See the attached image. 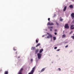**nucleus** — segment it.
<instances>
[{"label":"nucleus","mask_w":74,"mask_h":74,"mask_svg":"<svg viewBox=\"0 0 74 74\" xmlns=\"http://www.w3.org/2000/svg\"><path fill=\"white\" fill-rule=\"evenodd\" d=\"M67 8V7L65 6L64 7V11H65L66 10V9Z\"/></svg>","instance_id":"obj_10"},{"label":"nucleus","mask_w":74,"mask_h":74,"mask_svg":"<svg viewBox=\"0 0 74 74\" xmlns=\"http://www.w3.org/2000/svg\"><path fill=\"white\" fill-rule=\"evenodd\" d=\"M2 69L0 70V71H2Z\"/></svg>","instance_id":"obj_46"},{"label":"nucleus","mask_w":74,"mask_h":74,"mask_svg":"<svg viewBox=\"0 0 74 74\" xmlns=\"http://www.w3.org/2000/svg\"><path fill=\"white\" fill-rule=\"evenodd\" d=\"M50 30L51 32H52V29H50Z\"/></svg>","instance_id":"obj_37"},{"label":"nucleus","mask_w":74,"mask_h":74,"mask_svg":"<svg viewBox=\"0 0 74 74\" xmlns=\"http://www.w3.org/2000/svg\"><path fill=\"white\" fill-rule=\"evenodd\" d=\"M55 32H57V29H55Z\"/></svg>","instance_id":"obj_38"},{"label":"nucleus","mask_w":74,"mask_h":74,"mask_svg":"<svg viewBox=\"0 0 74 74\" xmlns=\"http://www.w3.org/2000/svg\"><path fill=\"white\" fill-rule=\"evenodd\" d=\"M60 50V49H58V50H57V51H59Z\"/></svg>","instance_id":"obj_33"},{"label":"nucleus","mask_w":74,"mask_h":74,"mask_svg":"<svg viewBox=\"0 0 74 74\" xmlns=\"http://www.w3.org/2000/svg\"><path fill=\"white\" fill-rule=\"evenodd\" d=\"M45 37V35H43L42 36V37Z\"/></svg>","instance_id":"obj_35"},{"label":"nucleus","mask_w":74,"mask_h":74,"mask_svg":"<svg viewBox=\"0 0 74 74\" xmlns=\"http://www.w3.org/2000/svg\"><path fill=\"white\" fill-rule=\"evenodd\" d=\"M69 7L70 8H73V6L72 5H70Z\"/></svg>","instance_id":"obj_11"},{"label":"nucleus","mask_w":74,"mask_h":74,"mask_svg":"<svg viewBox=\"0 0 74 74\" xmlns=\"http://www.w3.org/2000/svg\"><path fill=\"white\" fill-rule=\"evenodd\" d=\"M66 36V35L65 34H63L62 36V38H64V37H65Z\"/></svg>","instance_id":"obj_17"},{"label":"nucleus","mask_w":74,"mask_h":74,"mask_svg":"<svg viewBox=\"0 0 74 74\" xmlns=\"http://www.w3.org/2000/svg\"><path fill=\"white\" fill-rule=\"evenodd\" d=\"M48 28L49 29H53V27H48Z\"/></svg>","instance_id":"obj_14"},{"label":"nucleus","mask_w":74,"mask_h":74,"mask_svg":"<svg viewBox=\"0 0 74 74\" xmlns=\"http://www.w3.org/2000/svg\"><path fill=\"white\" fill-rule=\"evenodd\" d=\"M72 33H73V31H71V32H70L69 33V34H71Z\"/></svg>","instance_id":"obj_27"},{"label":"nucleus","mask_w":74,"mask_h":74,"mask_svg":"<svg viewBox=\"0 0 74 74\" xmlns=\"http://www.w3.org/2000/svg\"><path fill=\"white\" fill-rule=\"evenodd\" d=\"M52 63H53V62H51Z\"/></svg>","instance_id":"obj_47"},{"label":"nucleus","mask_w":74,"mask_h":74,"mask_svg":"<svg viewBox=\"0 0 74 74\" xmlns=\"http://www.w3.org/2000/svg\"><path fill=\"white\" fill-rule=\"evenodd\" d=\"M55 16H56V14H55L54 15V17H55Z\"/></svg>","instance_id":"obj_40"},{"label":"nucleus","mask_w":74,"mask_h":74,"mask_svg":"<svg viewBox=\"0 0 74 74\" xmlns=\"http://www.w3.org/2000/svg\"><path fill=\"white\" fill-rule=\"evenodd\" d=\"M45 70V68H43L40 71V73H42V72L44 71Z\"/></svg>","instance_id":"obj_9"},{"label":"nucleus","mask_w":74,"mask_h":74,"mask_svg":"<svg viewBox=\"0 0 74 74\" xmlns=\"http://www.w3.org/2000/svg\"><path fill=\"white\" fill-rule=\"evenodd\" d=\"M31 50H33L34 51H35V50H36V48L35 47H32Z\"/></svg>","instance_id":"obj_5"},{"label":"nucleus","mask_w":74,"mask_h":74,"mask_svg":"<svg viewBox=\"0 0 74 74\" xmlns=\"http://www.w3.org/2000/svg\"><path fill=\"white\" fill-rule=\"evenodd\" d=\"M65 44H66V43H67V42H66V43H65Z\"/></svg>","instance_id":"obj_48"},{"label":"nucleus","mask_w":74,"mask_h":74,"mask_svg":"<svg viewBox=\"0 0 74 74\" xmlns=\"http://www.w3.org/2000/svg\"><path fill=\"white\" fill-rule=\"evenodd\" d=\"M18 58H20V57L19 56H18Z\"/></svg>","instance_id":"obj_45"},{"label":"nucleus","mask_w":74,"mask_h":74,"mask_svg":"<svg viewBox=\"0 0 74 74\" xmlns=\"http://www.w3.org/2000/svg\"><path fill=\"white\" fill-rule=\"evenodd\" d=\"M36 62H38V59H37V58H36Z\"/></svg>","instance_id":"obj_24"},{"label":"nucleus","mask_w":74,"mask_h":74,"mask_svg":"<svg viewBox=\"0 0 74 74\" xmlns=\"http://www.w3.org/2000/svg\"><path fill=\"white\" fill-rule=\"evenodd\" d=\"M39 74H40V73H39Z\"/></svg>","instance_id":"obj_49"},{"label":"nucleus","mask_w":74,"mask_h":74,"mask_svg":"<svg viewBox=\"0 0 74 74\" xmlns=\"http://www.w3.org/2000/svg\"><path fill=\"white\" fill-rule=\"evenodd\" d=\"M47 29H45V31H47Z\"/></svg>","instance_id":"obj_43"},{"label":"nucleus","mask_w":74,"mask_h":74,"mask_svg":"<svg viewBox=\"0 0 74 74\" xmlns=\"http://www.w3.org/2000/svg\"><path fill=\"white\" fill-rule=\"evenodd\" d=\"M15 48H16V47H13V49L14 51H16V49H15Z\"/></svg>","instance_id":"obj_20"},{"label":"nucleus","mask_w":74,"mask_h":74,"mask_svg":"<svg viewBox=\"0 0 74 74\" xmlns=\"http://www.w3.org/2000/svg\"><path fill=\"white\" fill-rule=\"evenodd\" d=\"M34 73V72H33L31 71L30 72L28 73V74H33Z\"/></svg>","instance_id":"obj_13"},{"label":"nucleus","mask_w":74,"mask_h":74,"mask_svg":"<svg viewBox=\"0 0 74 74\" xmlns=\"http://www.w3.org/2000/svg\"><path fill=\"white\" fill-rule=\"evenodd\" d=\"M23 70V68H21L19 71V72H20V73H21V72H22V70Z\"/></svg>","instance_id":"obj_15"},{"label":"nucleus","mask_w":74,"mask_h":74,"mask_svg":"<svg viewBox=\"0 0 74 74\" xmlns=\"http://www.w3.org/2000/svg\"><path fill=\"white\" fill-rule=\"evenodd\" d=\"M35 66L34 67L32 68V70L31 71L34 72V70H35Z\"/></svg>","instance_id":"obj_7"},{"label":"nucleus","mask_w":74,"mask_h":74,"mask_svg":"<svg viewBox=\"0 0 74 74\" xmlns=\"http://www.w3.org/2000/svg\"><path fill=\"white\" fill-rule=\"evenodd\" d=\"M44 51V50L43 49H42L40 50L39 51V53H41V52H42V51Z\"/></svg>","instance_id":"obj_6"},{"label":"nucleus","mask_w":74,"mask_h":74,"mask_svg":"<svg viewBox=\"0 0 74 74\" xmlns=\"http://www.w3.org/2000/svg\"><path fill=\"white\" fill-rule=\"evenodd\" d=\"M54 34H55V35H57V33H56V32L54 33Z\"/></svg>","instance_id":"obj_31"},{"label":"nucleus","mask_w":74,"mask_h":74,"mask_svg":"<svg viewBox=\"0 0 74 74\" xmlns=\"http://www.w3.org/2000/svg\"><path fill=\"white\" fill-rule=\"evenodd\" d=\"M68 45H66L65 47V48H67V47H68Z\"/></svg>","instance_id":"obj_32"},{"label":"nucleus","mask_w":74,"mask_h":74,"mask_svg":"<svg viewBox=\"0 0 74 74\" xmlns=\"http://www.w3.org/2000/svg\"><path fill=\"white\" fill-rule=\"evenodd\" d=\"M73 23H74V20L73 21Z\"/></svg>","instance_id":"obj_39"},{"label":"nucleus","mask_w":74,"mask_h":74,"mask_svg":"<svg viewBox=\"0 0 74 74\" xmlns=\"http://www.w3.org/2000/svg\"><path fill=\"white\" fill-rule=\"evenodd\" d=\"M45 38H46V39L47 38V36L45 37Z\"/></svg>","instance_id":"obj_44"},{"label":"nucleus","mask_w":74,"mask_h":74,"mask_svg":"<svg viewBox=\"0 0 74 74\" xmlns=\"http://www.w3.org/2000/svg\"><path fill=\"white\" fill-rule=\"evenodd\" d=\"M47 25H51V23H50V22H48V23H47Z\"/></svg>","instance_id":"obj_21"},{"label":"nucleus","mask_w":74,"mask_h":74,"mask_svg":"<svg viewBox=\"0 0 74 74\" xmlns=\"http://www.w3.org/2000/svg\"><path fill=\"white\" fill-rule=\"evenodd\" d=\"M71 16H72V19H74V13H72L71 14Z\"/></svg>","instance_id":"obj_4"},{"label":"nucleus","mask_w":74,"mask_h":74,"mask_svg":"<svg viewBox=\"0 0 74 74\" xmlns=\"http://www.w3.org/2000/svg\"><path fill=\"white\" fill-rule=\"evenodd\" d=\"M8 74V71H5V72L4 74Z\"/></svg>","instance_id":"obj_18"},{"label":"nucleus","mask_w":74,"mask_h":74,"mask_svg":"<svg viewBox=\"0 0 74 74\" xmlns=\"http://www.w3.org/2000/svg\"><path fill=\"white\" fill-rule=\"evenodd\" d=\"M53 40H56V37L53 36Z\"/></svg>","instance_id":"obj_16"},{"label":"nucleus","mask_w":74,"mask_h":74,"mask_svg":"<svg viewBox=\"0 0 74 74\" xmlns=\"http://www.w3.org/2000/svg\"><path fill=\"white\" fill-rule=\"evenodd\" d=\"M71 38H72L73 39H74V36H72L71 37Z\"/></svg>","instance_id":"obj_25"},{"label":"nucleus","mask_w":74,"mask_h":74,"mask_svg":"<svg viewBox=\"0 0 74 74\" xmlns=\"http://www.w3.org/2000/svg\"><path fill=\"white\" fill-rule=\"evenodd\" d=\"M58 70H59V71H61V69L60 68H59Z\"/></svg>","instance_id":"obj_28"},{"label":"nucleus","mask_w":74,"mask_h":74,"mask_svg":"<svg viewBox=\"0 0 74 74\" xmlns=\"http://www.w3.org/2000/svg\"><path fill=\"white\" fill-rule=\"evenodd\" d=\"M38 58V59H40V58H41V54L40 53H38L37 54Z\"/></svg>","instance_id":"obj_3"},{"label":"nucleus","mask_w":74,"mask_h":74,"mask_svg":"<svg viewBox=\"0 0 74 74\" xmlns=\"http://www.w3.org/2000/svg\"><path fill=\"white\" fill-rule=\"evenodd\" d=\"M60 21H61V22H62L63 21V19L61 18L60 20Z\"/></svg>","instance_id":"obj_22"},{"label":"nucleus","mask_w":74,"mask_h":74,"mask_svg":"<svg viewBox=\"0 0 74 74\" xmlns=\"http://www.w3.org/2000/svg\"><path fill=\"white\" fill-rule=\"evenodd\" d=\"M38 41L37 40H36V43H38Z\"/></svg>","instance_id":"obj_29"},{"label":"nucleus","mask_w":74,"mask_h":74,"mask_svg":"<svg viewBox=\"0 0 74 74\" xmlns=\"http://www.w3.org/2000/svg\"><path fill=\"white\" fill-rule=\"evenodd\" d=\"M57 47H54V49H57Z\"/></svg>","instance_id":"obj_30"},{"label":"nucleus","mask_w":74,"mask_h":74,"mask_svg":"<svg viewBox=\"0 0 74 74\" xmlns=\"http://www.w3.org/2000/svg\"><path fill=\"white\" fill-rule=\"evenodd\" d=\"M17 53H18V52H17V51H16V54H17Z\"/></svg>","instance_id":"obj_41"},{"label":"nucleus","mask_w":74,"mask_h":74,"mask_svg":"<svg viewBox=\"0 0 74 74\" xmlns=\"http://www.w3.org/2000/svg\"><path fill=\"white\" fill-rule=\"evenodd\" d=\"M48 21H50V18H48Z\"/></svg>","instance_id":"obj_36"},{"label":"nucleus","mask_w":74,"mask_h":74,"mask_svg":"<svg viewBox=\"0 0 74 74\" xmlns=\"http://www.w3.org/2000/svg\"><path fill=\"white\" fill-rule=\"evenodd\" d=\"M74 25H71L70 28H71V27H74Z\"/></svg>","instance_id":"obj_19"},{"label":"nucleus","mask_w":74,"mask_h":74,"mask_svg":"<svg viewBox=\"0 0 74 74\" xmlns=\"http://www.w3.org/2000/svg\"><path fill=\"white\" fill-rule=\"evenodd\" d=\"M33 59H32H32H31V62H32V61H33Z\"/></svg>","instance_id":"obj_34"},{"label":"nucleus","mask_w":74,"mask_h":74,"mask_svg":"<svg viewBox=\"0 0 74 74\" xmlns=\"http://www.w3.org/2000/svg\"><path fill=\"white\" fill-rule=\"evenodd\" d=\"M38 51H39V50H38V49H37L35 51V54H37V52H38Z\"/></svg>","instance_id":"obj_8"},{"label":"nucleus","mask_w":74,"mask_h":74,"mask_svg":"<svg viewBox=\"0 0 74 74\" xmlns=\"http://www.w3.org/2000/svg\"><path fill=\"white\" fill-rule=\"evenodd\" d=\"M64 27L65 29H69V24L68 23L65 24Z\"/></svg>","instance_id":"obj_2"},{"label":"nucleus","mask_w":74,"mask_h":74,"mask_svg":"<svg viewBox=\"0 0 74 74\" xmlns=\"http://www.w3.org/2000/svg\"><path fill=\"white\" fill-rule=\"evenodd\" d=\"M41 45V44L40 43H39L37 44V45L36 46V47H38V46H40Z\"/></svg>","instance_id":"obj_12"},{"label":"nucleus","mask_w":74,"mask_h":74,"mask_svg":"<svg viewBox=\"0 0 74 74\" xmlns=\"http://www.w3.org/2000/svg\"><path fill=\"white\" fill-rule=\"evenodd\" d=\"M72 1H74V0H71Z\"/></svg>","instance_id":"obj_42"},{"label":"nucleus","mask_w":74,"mask_h":74,"mask_svg":"<svg viewBox=\"0 0 74 74\" xmlns=\"http://www.w3.org/2000/svg\"><path fill=\"white\" fill-rule=\"evenodd\" d=\"M47 34L49 35L48 36H47V38H52V35L51 34H49V33L47 32Z\"/></svg>","instance_id":"obj_1"},{"label":"nucleus","mask_w":74,"mask_h":74,"mask_svg":"<svg viewBox=\"0 0 74 74\" xmlns=\"http://www.w3.org/2000/svg\"><path fill=\"white\" fill-rule=\"evenodd\" d=\"M54 25V24H53V23H50V25Z\"/></svg>","instance_id":"obj_26"},{"label":"nucleus","mask_w":74,"mask_h":74,"mask_svg":"<svg viewBox=\"0 0 74 74\" xmlns=\"http://www.w3.org/2000/svg\"><path fill=\"white\" fill-rule=\"evenodd\" d=\"M56 25H59V24L58 23V22H56Z\"/></svg>","instance_id":"obj_23"}]
</instances>
